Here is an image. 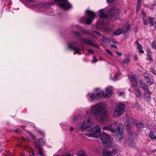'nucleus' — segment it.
<instances>
[{
  "mask_svg": "<svg viewBox=\"0 0 156 156\" xmlns=\"http://www.w3.org/2000/svg\"><path fill=\"white\" fill-rule=\"evenodd\" d=\"M90 113L94 115L95 119L101 122H104L108 119L109 116L108 112L104 109L101 103H98L92 106Z\"/></svg>",
  "mask_w": 156,
  "mask_h": 156,
  "instance_id": "nucleus-1",
  "label": "nucleus"
},
{
  "mask_svg": "<svg viewBox=\"0 0 156 156\" xmlns=\"http://www.w3.org/2000/svg\"><path fill=\"white\" fill-rule=\"evenodd\" d=\"M129 78L131 82V86L133 89L135 91L136 96L138 98L142 96V94L140 89L138 87L136 76L134 75H132L130 76Z\"/></svg>",
  "mask_w": 156,
  "mask_h": 156,
  "instance_id": "nucleus-2",
  "label": "nucleus"
},
{
  "mask_svg": "<svg viewBox=\"0 0 156 156\" xmlns=\"http://www.w3.org/2000/svg\"><path fill=\"white\" fill-rule=\"evenodd\" d=\"M86 135L89 137H94L98 138L101 136V131L100 128L98 126L92 128L90 130L87 131L85 133Z\"/></svg>",
  "mask_w": 156,
  "mask_h": 156,
  "instance_id": "nucleus-3",
  "label": "nucleus"
},
{
  "mask_svg": "<svg viewBox=\"0 0 156 156\" xmlns=\"http://www.w3.org/2000/svg\"><path fill=\"white\" fill-rule=\"evenodd\" d=\"M101 139L103 145L106 147H110L113 144L112 139H111L109 135L106 133H103Z\"/></svg>",
  "mask_w": 156,
  "mask_h": 156,
  "instance_id": "nucleus-4",
  "label": "nucleus"
},
{
  "mask_svg": "<svg viewBox=\"0 0 156 156\" xmlns=\"http://www.w3.org/2000/svg\"><path fill=\"white\" fill-rule=\"evenodd\" d=\"M86 13L87 14L88 17H83L80 21L83 23L89 24H90L92 20H94L96 14L90 10H87Z\"/></svg>",
  "mask_w": 156,
  "mask_h": 156,
  "instance_id": "nucleus-5",
  "label": "nucleus"
},
{
  "mask_svg": "<svg viewBox=\"0 0 156 156\" xmlns=\"http://www.w3.org/2000/svg\"><path fill=\"white\" fill-rule=\"evenodd\" d=\"M125 108V104L121 103L119 104L114 112V116L118 117L122 114L124 112Z\"/></svg>",
  "mask_w": 156,
  "mask_h": 156,
  "instance_id": "nucleus-6",
  "label": "nucleus"
},
{
  "mask_svg": "<svg viewBox=\"0 0 156 156\" xmlns=\"http://www.w3.org/2000/svg\"><path fill=\"white\" fill-rule=\"evenodd\" d=\"M120 12V10L116 7L112 8L108 12V16L112 20L115 19Z\"/></svg>",
  "mask_w": 156,
  "mask_h": 156,
  "instance_id": "nucleus-7",
  "label": "nucleus"
},
{
  "mask_svg": "<svg viewBox=\"0 0 156 156\" xmlns=\"http://www.w3.org/2000/svg\"><path fill=\"white\" fill-rule=\"evenodd\" d=\"M56 2H61L58 4V5L61 8L64 9H67L70 8L71 5L67 0H54Z\"/></svg>",
  "mask_w": 156,
  "mask_h": 156,
  "instance_id": "nucleus-8",
  "label": "nucleus"
},
{
  "mask_svg": "<svg viewBox=\"0 0 156 156\" xmlns=\"http://www.w3.org/2000/svg\"><path fill=\"white\" fill-rule=\"evenodd\" d=\"M88 95L91 100H98L100 98L101 92L99 89H96L94 93H89Z\"/></svg>",
  "mask_w": 156,
  "mask_h": 156,
  "instance_id": "nucleus-9",
  "label": "nucleus"
},
{
  "mask_svg": "<svg viewBox=\"0 0 156 156\" xmlns=\"http://www.w3.org/2000/svg\"><path fill=\"white\" fill-rule=\"evenodd\" d=\"M124 126L122 124H119V125L116 129V136L119 140L122 139V140H125L124 138H122V135L124 132Z\"/></svg>",
  "mask_w": 156,
  "mask_h": 156,
  "instance_id": "nucleus-10",
  "label": "nucleus"
},
{
  "mask_svg": "<svg viewBox=\"0 0 156 156\" xmlns=\"http://www.w3.org/2000/svg\"><path fill=\"white\" fill-rule=\"evenodd\" d=\"M119 125V123L116 122L112 123L111 125L107 126H105L103 128L104 130L108 129L112 133L115 132Z\"/></svg>",
  "mask_w": 156,
  "mask_h": 156,
  "instance_id": "nucleus-11",
  "label": "nucleus"
},
{
  "mask_svg": "<svg viewBox=\"0 0 156 156\" xmlns=\"http://www.w3.org/2000/svg\"><path fill=\"white\" fill-rule=\"evenodd\" d=\"M130 29V27L129 25H127L125 26L123 28L119 29L115 31L113 33L114 35H119L122 33H126Z\"/></svg>",
  "mask_w": 156,
  "mask_h": 156,
  "instance_id": "nucleus-12",
  "label": "nucleus"
},
{
  "mask_svg": "<svg viewBox=\"0 0 156 156\" xmlns=\"http://www.w3.org/2000/svg\"><path fill=\"white\" fill-rule=\"evenodd\" d=\"M29 135L32 138L35 142V144L36 146L40 147V145H43L44 144V140L42 138H41L38 139L37 140H36L35 136L30 133H29Z\"/></svg>",
  "mask_w": 156,
  "mask_h": 156,
  "instance_id": "nucleus-13",
  "label": "nucleus"
},
{
  "mask_svg": "<svg viewBox=\"0 0 156 156\" xmlns=\"http://www.w3.org/2000/svg\"><path fill=\"white\" fill-rule=\"evenodd\" d=\"M112 94V88L110 87H107L106 90L103 92H101L103 96L106 98L110 97Z\"/></svg>",
  "mask_w": 156,
  "mask_h": 156,
  "instance_id": "nucleus-14",
  "label": "nucleus"
},
{
  "mask_svg": "<svg viewBox=\"0 0 156 156\" xmlns=\"http://www.w3.org/2000/svg\"><path fill=\"white\" fill-rule=\"evenodd\" d=\"M91 122H90V119H88L84 121L82 123V125L80 126V128L81 129H84L90 127L92 126Z\"/></svg>",
  "mask_w": 156,
  "mask_h": 156,
  "instance_id": "nucleus-15",
  "label": "nucleus"
},
{
  "mask_svg": "<svg viewBox=\"0 0 156 156\" xmlns=\"http://www.w3.org/2000/svg\"><path fill=\"white\" fill-rule=\"evenodd\" d=\"M74 44V43L68 44V47L71 50L75 51L77 53L81 54L80 52L81 51L82 48L78 47H73V46Z\"/></svg>",
  "mask_w": 156,
  "mask_h": 156,
  "instance_id": "nucleus-16",
  "label": "nucleus"
},
{
  "mask_svg": "<svg viewBox=\"0 0 156 156\" xmlns=\"http://www.w3.org/2000/svg\"><path fill=\"white\" fill-rule=\"evenodd\" d=\"M80 40L82 43L83 44H88L95 47H97V45L93 44L92 42H91V40L90 39H86L84 38H80Z\"/></svg>",
  "mask_w": 156,
  "mask_h": 156,
  "instance_id": "nucleus-17",
  "label": "nucleus"
},
{
  "mask_svg": "<svg viewBox=\"0 0 156 156\" xmlns=\"http://www.w3.org/2000/svg\"><path fill=\"white\" fill-rule=\"evenodd\" d=\"M96 28L98 29H101L102 28H105V23L102 20L98 21L96 24Z\"/></svg>",
  "mask_w": 156,
  "mask_h": 156,
  "instance_id": "nucleus-18",
  "label": "nucleus"
},
{
  "mask_svg": "<svg viewBox=\"0 0 156 156\" xmlns=\"http://www.w3.org/2000/svg\"><path fill=\"white\" fill-rule=\"evenodd\" d=\"M139 85L141 88L144 89V90L149 89L148 85L142 80H140Z\"/></svg>",
  "mask_w": 156,
  "mask_h": 156,
  "instance_id": "nucleus-19",
  "label": "nucleus"
},
{
  "mask_svg": "<svg viewBox=\"0 0 156 156\" xmlns=\"http://www.w3.org/2000/svg\"><path fill=\"white\" fill-rule=\"evenodd\" d=\"M151 93L149 91V89L144 90V96L145 99L149 101L151 99L150 96Z\"/></svg>",
  "mask_w": 156,
  "mask_h": 156,
  "instance_id": "nucleus-20",
  "label": "nucleus"
},
{
  "mask_svg": "<svg viewBox=\"0 0 156 156\" xmlns=\"http://www.w3.org/2000/svg\"><path fill=\"white\" fill-rule=\"evenodd\" d=\"M98 15L101 18L106 19L109 18L108 16H107L104 12V10L103 9H101L98 12Z\"/></svg>",
  "mask_w": 156,
  "mask_h": 156,
  "instance_id": "nucleus-21",
  "label": "nucleus"
},
{
  "mask_svg": "<svg viewBox=\"0 0 156 156\" xmlns=\"http://www.w3.org/2000/svg\"><path fill=\"white\" fill-rule=\"evenodd\" d=\"M102 154L103 156H113L111 152L106 149L103 150Z\"/></svg>",
  "mask_w": 156,
  "mask_h": 156,
  "instance_id": "nucleus-22",
  "label": "nucleus"
},
{
  "mask_svg": "<svg viewBox=\"0 0 156 156\" xmlns=\"http://www.w3.org/2000/svg\"><path fill=\"white\" fill-rule=\"evenodd\" d=\"M136 43L137 45V48L139 50V52L141 53H144V51L142 50V47L141 45L139 43L138 41H136Z\"/></svg>",
  "mask_w": 156,
  "mask_h": 156,
  "instance_id": "nucleus-23",
  "label": "nucleus"
},
{
  "mask_svg": "<svg viewBox=\"0 0 156 156\" xmlns=\"http://www.w3.org/2000/svg\"><path fill=\"white\" fill-rule=\"evenodd\" d=\"M130 61V57L128 55L127 58L125 59L122 61V64L123 66L129 63Z\"/></svg>",
  "mask_w": 156,
  "mask_h": 156,
  "instance_id": "nucleus-24",
  "label": "nucleus"
},
{
  "mask_svg": "<svg viewBox=\"0 0 156 156\" xmlns=\"http://www.w3.org/2000/svg\"><path fill=\"white\" fill-rule=\"evenodd\" d=\"M39 9L41 8H49L50 7L49 5L48 4L46 3H43L41 5H40V6L36 5V6Z\"/></svg>",
  "mask_w": 156,
  "mask_h": 156,
  "instance_id": "nucleus-25",
  "label": "nucleus"
},
{
  "mask_svg": "<svg viewBox=\"0 0 156 156\" xmlns=\"http://www.w3.org/2000/svg\"><path fill=\"white\" fill-rule=\"evenodd\" d=\"M149 136L150 138L152 139H155L156 140V136H155V133L153 131H150V134H149Z\"/></svg>",
  "mask_w": 156,
  "mask_h": 156,
  "instance_id": "nucleus-26",
  "label": "nucleus"
},
{
  "mask_svg": "<svg viewBox=\"0 0 156 156\" xmlns=\"http://www.w3.org/2000/svg\"><path fill=\"white\" fill-rule=\"evenodd\" d=\"M78 156H87V155L84 151L81 150L79 151Z\"/></svg>",
  "mask_w": 156,
  "mask_h": 156,
  "instance_id": "nucleus-27",
  "label": "nucleus"
},
{
  "mask_svg": "<svg viewBox=\"0 0 156 156\" xmlns=\"http://www.w3.org/2000/svg\"><path fill=\"white\" fill-rule=\"evenodd\" d=\"M147 82L148 84L151 85L154 82V80L153 79H151L150 77L148 79H147Z\"/></svg>",
  "mask_w": 156,
  "mask_h": 156,
  "instance_id": "nucleus-28",
  "label": "nucleus"
},
{
  "mask_svg": "<svg viewBox=\"0 0 156 156\" xmlns=\"http://www.w3.org/2000/svg\"><path fill=\"white\" fill-rule=\"evenodd\" d=\"M103 42L106 45L109 44L110 43V41L109 39L106 37H103Z\"/></svg>",
  "mask_w": 156,
  "mask_h": 156,
  "instance_id": "nucleus-29",
  "label": "nucleus"
},
{
  "mask_svg": "<svg viewBox=\"0 0 156 156\" xmlns=\"http://www.w3.org/2000/svg\"><path fill=\"white\" fill-rule=\"evenodd\" d=\"M136 126H137V127L138 128H143L144 127V124L140 122H139L137 123L136 124Z\"/></svg>",
  "mask_w": 156,
  "mask_h": 156,
  "instance_id": "nucleus-30",
  "label": "nucleus"
},
{
  "mask_svg": "<svg viewBox=\"0 0 156 156\" xmlns=\"http://www.w3.org/2000/svg\"><path fill=\"white\" fill-rule=\"evenodd\" d=\"M109 38L110 40L114 43L116 44L117 43V40L115 39L113 37L110 36L109 37Z\"/></svg>",
  "mask_w": 156,
  "mask_h": 156,
  "instance_id": "nucleus-31",
  "label": "nucleus"
},
{
  "mask_svg": "<svg viewBox=\"0 0 156 156\" xmlns=\"http://www.w3.org/2000/svg\"><path fill=\"white\" fill-rule=\"evenodd\" d=\"M151 46L153 48L156 49V40H154L152 42Z\"/></svg>",
  "mask_w": 156,
  "mask_h": 156,
  "instance_id": "nucleus-32",
  "label": "nucleus"
},
{
  "mask_svg": "<svg viewBox=\"0 0 156 156\" xmlns=\"http://www.w3.org/2000/svg\"><path fill=\"white\" fill-rule=\"evenodd\" d=\"M147 56L148 57V59L150 61H151L152 60V56L151 54V52H148L147 54Z\"/></svg>",
  "mask_w": 156,
  "mask_h": 156,
  "instance_id": "nucleus-33",
  "label": "nucleus"
},
{
  "mask_svg": "<svg viewBox=\"0 0 156 156\" xmlns=\"http://www.w3.org/2000/svg\"><path fill=\"white\" fill-rule=\"evenodd\" d=\"M149 22L150 23L152 26L154 25V20L153 18H149Z\"/></svg>",
  "mask_w": 156,
  "mask_h": 156,
  "instance_id": "nucleus-34",
  "label": "nucleus"
},
{
  "mask_svg": "<svg viewBox=\"0 0 156 156\" xmlns=\"http://www.w3.org/2000/svg\"><path fill=\"white\" fill-rule=\"evenodd\" d=\"M144 76L146 80L150 77L149 75L147 73H144Z\"/></svg>",
  "mask_w": 156,
  "mask_h": 156,
  "instance_id": "nucleus-35",
  "label": "nucleus"
},
{
  "mask_svg": "<svg viewBox=\"0 0 156 156\" xmlns=\"http://www.w3.org/2000/svg\"><path fill=\"white\" fill-rule=\"evenodd\" d=\"M141 5H137L136 6V13H138L140 10V6Z\"/></svg>",
  "mask_w": 156,
  "mask_h": 156,
  "instance_id": "nucleus-36",
  "label": "nucleus"
},
{
  "mask_svg": "<svg viewBox=\"0 0 156 156\" xmlns=\"http://www.w3.org/2000/svg\"><path fill=\"white\" fill-rule=\"evenodd\" d=\"M39 154L41 156H44V154L42 152L40 148H39Z\"/></svg>",
  "mask_w": 156,
  "mask_h": 156,
  "instance_id": "nucleus-37",
  "label": "nucleus"
},
{
  "mask_svg": "<svg viewBox=\"0 0 156 156\" xmlns=\"http://www.w3.org/2000/svg\"><path fill=\"white\" fill-rule=\"evenodd\" d=\"M119 75L118 74L116 76H115L114 78H113V80L115 81L118 80L119 79Z\"/></svg>",
  "mask_w": 156,
  "mask_h": 156,
  "instance_id": "nucleus-38",
  "label": "nucleus"
},
{
  "mask_svg": "<svg viewBox=\"0 0 156 156\" xmlns=\"http://www.w3.org/2000/svg\"><path fill=\"white\" fill-rule=\"evenodd\" d=\"M106 51L107 53H108L109 54L111 55H113L112 52L110 50H106Z\"/></svg>",
  "mask_w": 156,
  "mask_h": 156,
  "instance_id": "nucleus-39",
  "label": "nucleus"
},
{
  "mask_svg": "<svg viewBox=\"0 0 156 156\" xmlns=\"http://www.w3.org/2000/svg\"><path fill=\"white\" fill-rule=\"evenodd\" d=\"M110 152H111V154L113 153L114 154H115L117 153V151L115 149H113L112 150V151Z\"/></svg>",
  "mask_w": 156,
  "mask_h": 156,
  "instance_id": "nucleus-40",
  "label": "nucleus"
},
{
  "mask_svg": "<svg viewBox=\"0 0 156 156\" xmlns=\"http://www.w3.org/2000/svg\"><path fill=\"white\" fill-rule=\"evenodd\" d=\"M144 24L146 25H147L148 24V22L147 20H144Z\"/></svg>",
  "mask_w": 156,
  "mask_h": 156,
  "instance_id": "nucleus-41",
  "label": "nucleus"
},
{
  "mask_svg": "<svg viewBox=\"0 0 156 156\" xmlns=\"http://www.w3.org/2000/svg\"><path fill=\"white\" fill-rule=\"evenodd\" d=\"M115 0H107L108 3H111L114 2Z\"/></svg>",
  "mask_w": 156,
  "mask_h": 156,
  "instance_id": "nucleus-42",
  "label": "nucleus"
},
{
  "mask_svg": "<svg viewBox=\"0 0 156 156\" xmlns=\"http://www.w3.org/2000/svg\"><path fill=\"white\" fill-rule=\"evenodd\" d=\"M87 51L88 52H90V53H92V54H94V52L92 50L90 49H88L87 50Z\"/></svg>",
  "mask_w": 156,
  "mask_h": 156,
  "instance_id": "nucleus-43",
  "label": "nucleus"
},
{
  "mask_svg": "<svg viewBox=\"0 0 156 156\" xmlns=\"http://www.w3.org/2000/svg\"><path fill=\"white\" fill-rule=\"evenodd\" d=\"M111 29L109 28H106V30L107 31L108 33H110L111 31Z\"/></svg>",
  "mask_w": 156,
  "mask_h": 156,
  "instance_id": "nucleus-44",
  "label": "nucleus"
},
{
  "mask_svg": "<svg viewBox=\"0 0 156 156\" xmlns=\"http://www.w3.org/2000/svg\"><path fill=\"white\" fill-rule=\"evenodd\" d=\"M141 0H137V4L141 5Z\"/></svg>",
  "mask_w": 156,
  "mask_h": 156,
  "instance_id": "nucleus-45",
  "label": "nucleus"
},
{
  "mask_svg": "<svg viewBox=\"0 0 156 156\" xmlns=\"http://www.w3.org/2000/svg\"><path fill=\"white\" fill-rule=\"evenodd\" d=\"M152 72L155 75H156V71H155L154 69H152Z\"/></svg>",
  "mask_w": 156,
  "mask_h": 156,
  "instance_id": "nucleus-46",
  "label": "nucleus"
},
{
  "mask_svg": "<svg viewBox=\"0 0 156 156\" xmlns=\"http://www.w3.org/2000/svg\"><path fill=\"white\" fill-rule=\"evenodd\" d=\"M93 61L94 62H96L97 61V60L95 57H93Z\"/></svg>",
  "mask_w": 156,
  "mask_h": 156,
  "instance_id": "nucleus-47",
  "label": "nucleus"
},
{
  "mask_svg": "<svg viewBox=\"0 0 156 156\" xmlns=\"http://www.w3.org/2000/svg\"><path fill=\"white\" fill-rule=\"evenodd\" d=\"M134 58L136 60H138V58L137 55H135Z\"/></svg>",
  "mask_w": 156,
  "mask_h": 156,
  "instance_id": "nucleus-48",
  "label": "nucleus"
},
{
  "mask_svg": "<svg viewBox=\"0 0 156 156\" xmlns=\"http://www.w3.org/2000/svg\"><path fill=\"white\" fill-rule=\"evenodd\" d=\"M29 2H34V0H27Z\"/></svg>",
  "mask_w": 156,
  "mask_h": 156,
  "instance_id": "nucleus-49",
  "label": "nucleus"
},
{
  "mask_svg": "<svg viewBox=\"0 0 156 156\" xmlns=\"http://www.w3.org/2000/svg\"><path fill=\"white\" fill-rule=\"evenodd\" d=\"M117 54L118 55H122V53L120 52H117Z\"/></svg>",
  "mask_w": 156,
  "mask_h": 156,
  "instance_id": "nucleus-50",
  "label": "nucleus"
},
{
  "mask_svg": "<svg viewBox=\"0 0 156 156\" xmlns=\"http://www.w3.org/2000/svg\"><path fill=\"white\" fill-rule=\"evenodd\" d=\"M73 129V128L72 127H71L70 128V131H72Z\"/></svg>",
  "mask_w": 156,
  "mask_h": 156,
  "instance_id": "nucleus-51",
  "label": "nucleus"
},
{
  "mask_svg": "<svg viewBox=\"0 0 156 156\" xmlns=\"http://www.w3.org/2000/svg\"><path fill=\"white\" fill-rule=\"evenodd\" d=\"M111 47H114L115 48H117V46L115 45H112L111 46Z\"/></svg>",
  "mask_w": 156,
  "mask_h": 156,
  "instance_id": "nucleus-52",
  "label": "nucleus"
},
{
  "mask_svg": "<svg viewBox=\"0 0 156 156\" xmlns=\"http://www.w3.org/2000/svg\"><path fill=\"white\" fill-rule=\"evenodd\" d=\"M75 34L76 35H78H78H80V34H79V33H78L75 32Z\"/></svg>",
  "mask_w": 156,
  "mask_h": 156,
  "instance_id": "nucleus-53",
  "label": "nucleus"
},
{
  "mask_svg": "<svg viewBox=\"0 0 156 156\" xmlns=\"http://www.w3.org/2000/svg\"><path fill=\"white\" fill-rule=\"evenodd\" d=\"M142 13L144 14V15H145V13L144 11H143Z\"/></svg>",
  "mask_w": 156,
  "mask_h": 156,
  "instance_id": "nucleus-54",
  "label": "nucleus"
},
{
  "mask_svg": "<svg viewBox=\"0 0 156 156\" xmlns=\"http://www.w3.org/2000/svg\"><path fill=\"white\" fill-rule=\"evenodd\" d=\"M76 119V118H75L74 117L73 120V121H74V120H75Z\"/></svg>",
  "mask_w": 156,
  "mask_h": 156,
  "instance_id": "nucleus-55",
  "label": "nucleus"
},
{
  "mask_svg": "<svg viewBox=\"0 0 156 156\" xmlns=\"http://www.w3.org/2000/svg\"><path fill=\"white\" fill-rule=\"evenodd\" d=\"M88 112L87 111H86V113L87 114H88Z\"/></svg>",
  "mask_w": 156,
  "mask_h": 156,
  "instance_id": "nucleus-56",
  "label": "nucleus"
},
{
  "mask_svg": "<svg viewBox=\"0 0 156 156\" xmlns=\"http://www.w3.org/2000/svg\"><path fill=\"white\" fill-rule=\"evenodd\" d=\"M122 93H120V95H122Z\"/></svg>",
  "mask_w": 156,
  "mask_h": 156,
  "instance_id": "nucleus-57",
  "label": "nucleus"
},
{
  "mask_svg": "<svg viewBox=\"0 0 156 156\" xmlns=\"http://www.w3.org/2000/svg\"><path fill=\"white\" fill-rule=\"evenodd\" d=\"M98 34L99 35H100V34L99 33H98Z\"/></svg>",
  "mask_w": 156,
  "mask_h": 156,
  "instance_id": "nucleus-58",
  "label": "nucleus"
},
{
  "mask_svg": "<svg viewBox=\"0 0 156 156\" xmlns=\"http://www.w3.org/2000/svg\"><path fill=\"white\" fill-rule=\"evenodd\" d=\"M155 24H156V21L155 22Z\"/></svg>",
  "mask_w": 156,
  "mask_h": 156,
  "instance_id": "nucleus-59",
  "label": "nucleus"
},
{
  "mask_svg": "<svg viewBox=\"0 0 156 156\" xmlns=\"http://www.w3.org/2000/svg\"><path fill=\"white\" fill-rule=\"evenodd\" d=\"M128 141H130V140H129V139L128 140Z\"/></svg>",
  "mask_w": 156,
  "mask_h": 156,
  "instance_id": "nucleus-60",
  "label": "nucleus"
},
{
  "mask_svg": "<svg viewBox=\"0 0 156 156\" xmlns=\"http://www.w3.org/2000/svg\"><path fill=\"white\" fill-rule=\"evenodd\" d=\"M27 140H28V141L29 142V140L28 139Z\"/></svg>",
  "mask_w": 156,
  "mask_h": 156,
  "instance_id": "nucleus-61",
  "label": "nucleus"
},
{
  "mask_svg": "<svg viewBox=\"0 0 156 156\" xmlns=\"http://www.w3.org/2000/svg\"><path fill=\"white\" fill-rule=\"evenodd\" d=\"M18 146H20V145H18Z\"/></svg>",
  "mask_w": 156,
  "mask_h": 156,
  "instance_id": "nucleus-62",
  "label": "nucleus"
},
{
  "mask_svg": "<svg viewBox=\"0 0 156 156\" xmlns=\"http://www.w3.org/2000/svg\"><path fill=\"white\" fill-rule=\"evenodd\" d=\"M23 156H24L23 155Z\"/></svg>",
  "mask_w": 156,
  "mask_h": 156,
  "instance_id": "nucleus-63",
  "label": "nucleus"
}]
</instances>
